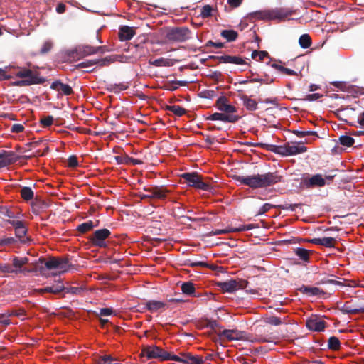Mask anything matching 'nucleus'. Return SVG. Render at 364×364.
<instances>
[{
  "label": "nucleus",
  "mask_w": 364,
  "mask_h": 364,
  "mask_svg": "<svg viewBox=\"0 0 364 364\" xmlns=\"http://www.w3.org/2000/svg\"><path fill=\"white\" fill-rule=\"evenodd\" d=\"M233 178L239 182L240 185H245L251 188L256 189L273 186L280 182L282 177L277 172H267L264 174L252 176L235 175L233 176Z\"/></svg>",
  "instance_id": "nucleus-1"
},
{
  "label": "nucleus",
  "mask_w": 364,
  "mask_h": 364,
  "mask_svg": "<svg viewBox=\"0 0 364 364\" xmlns=\"http://www.w3.org/2000/svg\"><path fill=\"white\" fill-rule=\"evenodd\" d=\"M295 11V10L280 7L252 12L248 14L247 17L250 21L264 20L284 21L287 19L289 20V16L293 15Z\"/></svg>",
  "instance_id": "nucleus-2"
},
{
  "label": "nucleus",
  "mask_w": 364,
  "mask_h": 364,
  "mask_svg": "<svg viewBox=\"0 0 364 364\" xmlns=\"http://www.w3.org/2000/svg\"><path fill=\"white\" fill-rule=\"evenodd\" d=\"M181 178L184 180L188 186L206 191H210L212 189L211 185L204 181L203 178L196 172L183 173L181 175Z\"/></svg>",
  "instance_id": "nucleus-3"
},
{
  "label": "nucleus",
  "mask_w": 364,
  "mask_h": 364,
  "mask_svg": "<svg viewBox=\"0 0 364 364\" xmlns=\"http://www.w3.org/2000/svg\"><path fill=\"white\" fill-rule=\"evenodd\" d=\"M38 262L44 264L48 269H58L60 273L67 272L71 266L69 259L66 257H51L47 261L44 258H40Z\"/></svg>",
  "instance_id": "nucleus-4"
},
{
  "label": "nucleus",
  "mask_w": 364,
  "mask_h": 364,
  "mask_svg": "<svg viewBox=\"0 0 364 364\" xmlns=\"http://www.w3.org/2000/svg\"><path fill=\"white\" fill-rule=\"evenodd\" d=\"M141 356L147 359H158L160 361L170 360V353L157 346H146L143 347Z\"/></svg>",
  "instance_id": "nucleus-5"
},
{
  "label": "nucleus",
  "mask_w": 364,
  "mask_h": 364,
  "mask_svg": "<svg viewBox=\"0 0 364 364\" xmlns=\"http://www.w3.org/2000/svg\"><path fill=\"white\" fill-rule=\"evenodd\" d=\"M248 281L245 279H230L226 282H219L217 287L223 292L232 293L238 289H245L247 288Z\"/></svg>",
  "instance_id": "nucleus-6"
},
{
  "label": "nucleus",
  "mask_w": 364,
  "mask_h": 364,
  "mask_svg": "<svg viewBox=\"0 0 364 364\" xmlns=\"http://www.w3.org/2000/svg\"><path fill=\"white\" fill-rule=\"evenodd\" d=\"M191 33L187 27H176L168 31L166 38L173 42H184L191 38Z\"/></svg>",
  "instance_id": "nucleus-7"
},
{
  "label": "nucleus",
  "mask_w": 364,
  "mask_h": 364,
  "mask_svg": "<svg viewBox=\"0 0 364 364\" xmlns=\"http://www.w3.org/2000/svg\"><path fill=\"white\" fill-rule=\"evenodd\" d=\"M111 232L109 230L103 228L95 230L92 235L89 237V240L94 246L105 248L107 246L106 239L109 238Z\"/></svg>",
  "instance_id": "nucleus-8"
},
{
  "label": "nucleus",
  "mask_w": 364,
  "mask_h": 364,
  "mask_svg": "<svg viewBox=\"0 0 364 364\" xmlns=\"http://www.w3.org/2000/svg\"><path fill=\"white\" fill-rule=\"evenodd\" d=\"M46 82V79L39 75V73L37 71H33L32 75L29 77H26L21 80H18L15 82L17 86H29L36 84H43Z\"/></svg>",
  "instance_id": "nucleus-9"
},
{
  "label": "nucleus",
  "mask_w": 364,
  "mask_h": 364,
  "mask_svg": "<svg viewBox=\"0 0 364 364\" xmlns=\"http://www.w3.org/2000/svg\"><path fill=\"white\" fill-rule=\"evenodd\" d=\"M144 190L147 193H151L154 199L158 200H164L169 193V191L164 186H151L144 188Z\"/></svg>",
  "instance_id": "nucleus-10"
},
{
  "label": "nucleus",
  "mask_w": 364,
  "mask_h": 364,
  "mask_svg": "<svg viewBox=\"0 0 364 364\" xmlns=\"http://www.w3.org/2000/svg\"><path fill=\"white\" fill-rule=\"evenodd\" d=\"M218 109L226 114H232L237 112V108L229 104L228 99L225 96L220 97L216 101Z\"/></svg>",
  "instance_id": "nucleus-11"
},
{
  "label": "nucleus",
  "mask_w": 364,
  "mask_h": 364,
  "mask_svg": "<svg viewBox=\"0 0 364 364\" xmlns=\"http://www.w3.org/2000/svg\"><path fill=\"white\" fill-rule=\"evenodd\" d=\"M97 49H94V47L91 46H80L70 53V56L78 58H83L86 56H89L96 53Z\"/></svg>",
  "instance_id": "nucleus-12"
},
{
  "label": "nucleus",
  "mask_w": 364,
  "mask_h": 364,
  "mask_svg": "<svg viewBox=\"0 0 364 364\" xmlns=\"http://www.w3.org/2000/svg\"><path fill=\"white\" fill-rule=\"evenodd\" d=\"M210 59L218 60L220 63H232L236 65H247L245 60L239 56H232L228 55H224L220 56L212 55L209 57Z\"/></svg>",
  "instance_id": "nucleus-13"
},
{
  "label": "nucleus",
  "mask_w": 364,
  "mask_h": 364,
  "mask_svg": "<svg viewBox=\"0 0 364 364\" xmlns=\"http://www.w3.org/2000/svg\"><path fill=\"white\" fill-rule=\"evenodd\" d=\"M240 117L235 114H226L225 113L215 112L207 117L208 120H219L225 122L235 123Z\"/></svg>",
  "instance_id": "nucleus-14"
},
{
  "label": "nucleus",
  "mask_w": 364,
  "mask_h": 364,
  "mask_svg": "<svg viewBox=\"0 0 364 364\" xmlns=\"http://www.w3.org/2000/svg\"><path fill=\"white\" fill-rule=\"evenodd\" d=\"M17 161V157L14 151L3 150L0 153V168L14 164Z\"/></svg>",
  "instance_id": "nucleus-15"
},
{
  "label": "nucleus",
  "mask_w": 364,
  "mask_h": 364,
  "mask_svg": "<svg viewBox=\"0 0 364 364\" xmlns=\"http://www.w3.org/2000/svg\"><path fill=\"white\" fill-rule=\"evenodd\" d=\"M304 183L307 188L323 187L326 185V181L321 174H316L309 179H305Z\"/></svg>",
  "instance_id": "nucleus-16"
},
{
  "label": "nucleus",
  "mask_w": 364,
  "mask_h": 364,
  "mask_svg": "<svg viewBox=\"0 0 364 364\" xmlns=\"http://www.w3.org/2000/svg\"><path fill=\"white\" fill-rule=\"evenodd\" d=\"M239 97L243 102V105L248 111H255L257 109V102L256 100L252 99L250 97L242 93V91L239 90Z\"/></svg>",
  "instance_id": "nucleus-17"
},
{
  "label": "nucleus",
  "mask_w": 364,
  "mask_h": 364,
  "mask_svg": "<svg viewBox=\"0 0 364 364\" xmlns=\"http://www.w3.org/2000/svg\"><path fill=\"white\" fill-rule=\"evenodd\" d=\"M299 291L306 294L309 296H317L321 297V296L325 294V292L323 289L316 287H309L303 285L300 288H299Z\"/></svg>",
  "instance_id": "nucleus-18"
},
{
  "label": "nucleus",
  "mask_w": 364,
  "mask_h": 364,
  "mask_svg": "<svg viewBox=\"0 0 364 364\" xmlns=\"http://www.w3.org/2000/svg\"><path fill=\"white\" fill-rule=\"evenodd\" d=\"M50 88L61 92V93L65 95H70L73 93L72 87L68 84L63 83L60 80L54 81L51 84Z\"/></svg>",
  "instance_id": "nucleus-19"
},
{
  "label": "nucleus",
  "mask_w": 364,
  "mask_h": 364,
  "mask_svg": "<svg viewBox=\"0 0 364 364\" xmlns=\"http://www.w3.org/2000/svg\"><path fill=\"white\" fill-rule=\"evenodd\" d=\"M244 332L237 329L223 330L219 333L220 336L226 338L228 341L242 340Z\"/></svg>",
  "instance_id": "nucleus-20"
},
{
  "label": "nucleus",
  "mask_w": 364,
  "mask_h": 364,
  "mask_svg": "<svg viewBox=\"0 0 364 364\" xmlns=\"http://www.w3.org/2000/svg\"><path fill=\"white\" fill-rule=\"evenodd\" d=\"M134 35L135 31L132 27H129L128 26H122L119 28L118 36L121 41H129Z\"/></svg>",
  "instance_id": "nucleus-21"
},
{
  "label": "nucleus",
  "mask_w": 364,
  "mask_h": 364,
  "mask_svg": "<svg viewBox=\"0 0 364 364\" xmlns=\"http://www.w3.org/2000/svg\"><path fill=\"white\" fill-rule=\"evenodd\" d=\"M306 326L311 331L321 332L324 331L326 328V322L323 320L311 318L306 321Z\"/></svg>",
  "instance_id": "nucleus-22"
},
{
  "label": "nucleus",
  "mask_w": 364,
  "mask_h": 364,
  "mask_svg": "<svg viewBox=\"0 0 364 364\" xmlns=\"http://www.w3.org/2000/svg\"><path fill=\"white\" fill-rule=\"evenodd\" d=\"M309 242L315 245L324 246L326 247H334L336 239L331 237H326L323 238H313L309 240Z\"/></svg>",
  "instance_id": "nucleus-23"
},
{
  "label": "nucleus",
  "mask_w": 364,
  "mask_h": 364,
  "mask_svg": "<svg viewBox=\"0 0 364 364\" xmlns=\"http://www.w3.org/2000/svg\"><path fill=\"white\" fill-rule=\"evenodd\" d=\"M287 152L288 156H293L306 151V147L304 146H300L295 144L287 143Z\"/></svg>",
  "instance_id": "nucleus-24"
},
{
  "label": "nucleus",
  "mask_w": 364,
  "mask_h": 364,
  "mask_svg": "<svg viewBox=\"0 0 364 364\" xmlns=\"http://www.w3.org/2000/svg\"><path fill=\"white\" fill-rule=\"evenodd\" d=\"M99 224V222L97 221L95 223L92 220H88L85 223L80 224L76 230L81 234L86 233L90 230H92L95 227H97Z\"/></svg>",
  "instance_id": "nucleus-25"
},
{
  "label": "nucleus",
  "mask_w": 364,
  "mask_h": 364,
  "mask_svg": "<svg viewBox=\"0 0 364 364\" xmlns=\"http://www.w3.org/2000/svg\"><path fill=\"white\" fill-rule=\"evenodd\" d=\"M166 306V303L156 300H150L146 304L147 310L152 313L164 308Z\"/></svg>",
  "instance_id": "nucleus-26"
},
{
  "label": "nucleus",
  "mask_w": 364,
  "mask_h": 364,
  "mask_svg": "<svg viewBox=\"0 0 364 364\" xmlns=\"http://www.w3.org/2000/svg\"><path fill=\"white\" fill-rule=\"evenodd\" d=\"M181 291L184 294L190 296H196L195 284L191 282H186L181 284Z\"/></svg>",
  "instance_id": "nucleus-27"
},
{
  "label": "nucleus",
  "mask_w": 364,
  "mask_h": 364,
  "mask_svg": "<svg viewBox=\"0 0 364 364\" xmlns=\"http://www.w3.org/2000/svg\"><path fill=\"white\" fill-rule=\"evenodd\" d=\"M267 149L272 152H274L275 154H279L282 156H288L287 152L286 144L280 145V146L274 145V144H268V145H267Z\"/></svg>",
  "instance_id": "nucleus-28"
},
{
  "label": "nucleus",
  "mask_w": 364,
  "mask_h": 364,
  "mask_svg": "<svg viewBox=\"0 0 364 364\" xmlns=\"http://www.w3.org/2000/svg\"><path fill=\"white\" fill-rule=\"evenodd\" d=\"M63 290H65L64 285L61 282H59L57 284H54V285H52L50 287H46L43 289H41V291L57 294H59L60 292L63 291Z\"/></svg>",
  "instance_id": "nucleus-29"
},
{
  "label": "nucleus",
  "mask_w": 364,
  "mask_h": 364,
  "mask_svg": "<svg viewBox=\"0 0 364 364\" xmlns=\"http://www.w3.org/2000/svg\"><path fill=\"white\" fill-rule=\"evenodd\" d=\"M28 229L26 225L16 229L15 230L16 237L19 240L21 243H26L28 241V238L26 236Z\"/></svg>",
  "instance_id": "nucleus-30"
},
{
  "label": "nucleus",
  "mask_w": 364,
  "mask_h": 364,
  "mask_svg": "<svg viewBox=\"0 0 364 364\" xmlns=\"http://www.w3.org/2000/svg\"><path fill=\"white\" fill-rule=\"evenodd\" d=\"M28 262V259L27 257H15L12 259V267L14 269H21Z\"/></svg>",
  "instance_id": "nucleus-31"
},
{
  "label": "nucleus",
  "mask_w": 364,
  "mask_h": 364,
  "mask_svg": "<svg viewBox=\"0 0 364 364\" xmlns=\"http://www.w3.org/2000/svg\"><path fill=\"white\" fill-rule=\"evenodd\" d=\"M264 321L272 326H279L285 323V318H282L280 317L272 316L264 318Z\"/></svg>",
  "instance_id": "nucleus-32"
},
{
  "label": "nucleus",
  "mask_w": 364,
  "mask_h": 364,
  "mask_svg": "<svg viewBox=\"0 0 364 364\" xmlns=\"http://www.w3.org/2000/svg\"><path fill=\"white\" fill-rule=\"evenodd\" d=\"M220 35L229 42L235 41L238 37L237 32L234 30H223Z\"/></svg>",
  "instance_id": "nucleus-33"
},
{
  "label": "nucleus",
  "mask_w": 364,
  "mask_h": 364,
  "mask_svg": "<svg viewBox=\"0 0 364 364\" xmlns=\"http://www.w3.org/2000/svg\"><path fill=\"white\" fill-rule=\"evenodd\" d=\"M166 109L178 117L183 116L186 112V110L179 105H168Z\"/></svg>",
  "instance_id": "nucleus-34"
},
{
  "label": "nucleus",
  "mask_w": 364,
  "mask_h": 364,
  "mask_svg": "<svg viewBox=\"0 0 364 364\" xmlns=\"http://www.w3.org/2000/svg\"><path fill=\"white\" fill-rule=\"evenodd\" d=\"M21 198L25 200H30L33 199L34 193L30 187H23L20 191Z\"/></svg>",
  "instance_id": "nucleus-35"
},
{
  "label": "nucleus",
  "mask_w": 364,
  "mask_h": 364,
  "mask_svg": "<svg viewBox=\"0 0 364 364\" xmlns=\"http://www.w3.org/2000/svg\"><path fill=\"white\" fill-rule=\"evenodd\" d=\"M299 43L302 48H308L311 46L312 41L309 34H303L299 37Z\"/></svg>",
  "instance_id": "nucleus-36"
},
{
  "label": "nucleus",
  "mask_w": 364,
  "mask_h": 364,
  "mask_svg": "<svg viewBox=\"0 0 364 364\" xmlns=\"http://www.w3.org/2000/svg\"><path fill=\"white\" fill-rule=\"evenodd\" d=\"M328 348L332 350H338L341 348V342L336 336H331L328 341Z\"/></svg>",
  "instance_id": "nucleus-37"
},
{
  "label": "nucleus",
  "mask_w": 364,
  "mask_h": 364,
  "mask_svg": "<svg viewBox=\"0 0 364 364\" xmlns=\"http://www.w3.org/2000/svg\"><path fill=\"white\" fill-rule=\"evenodd\" d=\"M18 269H14L11 265L9 264H3L0 263V274H3L4 275H6L9 274H18Z\"/></svg>",
  "instance_id": "nucleus-38"
},
{
  "label": "nucleus",
  "mask_w": 364,
  "mask_h": 364,
  "mask_svg": "<svg viewBox=\"0 0 364 364\" xmlns=\"http://www.w3.org/2000/svg\"><path fill=\"white\" fill-rule=\"evenodd\" d=\"M295 254L303 261L309 262V250L298 247L295 250Z\"/></svg>",
  "instance_id": "nucleus-39"
},
{
  "label": "nucleus",
  "mask_w": 364,
  "mask_h": 364,
  "mask_svg": "<svg viewBox=\"0 0 364 364\" xmlns=\"http://www.w3.org/2000/svg\"><path fill=\"white\" fill-rule=\"evenodd\" d=\"M189 354H190L189 353H180L179 355H171L170 353V360L183 363H187L188 357H189Z\"/></svg>",
  "instance_id": "nucleus-40"
},
{
  "label": "nucleus",
  "mask_w": 364,
  "mask_h": 364,
  "mask_svg": "<svg viewBox=\"0 0 364 364\" xmlns=\"http://www.w3.org/2000/svg\"><path fill=\"white\" fill-rule=\"evenodd\" d=\"M339 143L345 146L350 147L353 145L355 139L348 135H342L338 139Z\"/></svg>",
  "instance_id": "nucleus-41"
},
{
  "label": "nucleus",
  "mask_w": 364,
  "mask_h": 364,
  "mask_svg": "<svg viewBox=\"0 0 364 364\" xmlns=\"http://www.w3.org/2000/svg\"><path fill=\"white\" fill-rule=\"evenodd\" d=\"M301 203L289 204L285 203L284 204L277 205L276 208L284 210L294 211L296 208L301 207Z\"/></svg>",
  "instance_id": "nucleus-42"
},
{
  "label": "nucleus",
  "mask_w": 364,
  "mask_h": 364,
  "mask_svg": "<svg viewBox=\"0 0 364 364\" xmlns=\"http://www.w3.org/2000/svg\"><path fill=\"white\" fill-rule=\"evenodd\" d=\"M16 242L17 240L13 237L0 238V247L13 245Z\"/></svg>",
  "instance_id": "nucleus-43"
},
{
  "label": "nucleus",
  "mask_w": 364,
  "mask_h": 364,
  "mask_svg": "<svg viewBox=\"0 0 364 364\" xmlns=\"http://www.w3.org/2000/svg\"><path fill=\"white\" fill-rule=\"evenodd\" d=\"M234 232V228H227L225 229H216L210 232V235L215 236L223 234H228Z\"/></svg>",
  "instance_id": "nucleus-44"
},
{
  "label": "nucleus",
  "mask_w": 364,
  "mask_h": 364,
  "mask_svg": "<svg viewBox=\"0 0 364 364\" xmlns=\"http://www.w3.org/2000/svg\"><path fill=\"white\" fill-rule=\"evenodd\" d=\"M54 118L51 115H47L40 119V123L43 127H48L53 123Z\"/></svg>",
  "instance_id": "nucleus-45"
},
{
  "label": "nucleus",
  "mask_w": 364,
  "mask_h": 364,
  "mask_svg": "<svg viewBox=\"0 0 364 364\" xmlns=\"http://www.w3.org/2000/svg\"><path fill=\"white\" fill-rule=\"evenodd\" d=\"M127 88V86L120 83V84H114L110 85L108 87V90L111 92H114V93H117L121 90H125Z\"/></svg>",
  "instance_id": "nucleus-46"
},
{
  "label": "nucleus",
  "mask_w": 364,
  "mask_h": 364,
  "mask_svg": "<svg viewBox=\"0 0 364 364\" xmlns=\"http://www.w3.org/2000/svg\"><path fill=\"white\" fill-rule=\"evenodd\" d=\"M276 205H272L270 203H264L259 210L256 215H261L268 212L271 208H276Z\"/></svg>",
  "instance_id": "nucleus-47"
},
{
  "label": "nucleus",
  "mask_w": 364,
  "mask_h": 364,
  "mask_svg": "<svg viewBox=\"0 0 364 364\" xmlns=\"http://www.w3.org/2000/svg\"><path fill=\"white\" fill-rule=\"evenodd\" d=\"M259 226L256 224H248L245 225H240L238 228H234V232H242L246 230H250L252 229L257 228Z\"/></svg>",
  "instance_id": "nucleus-48"
},
{
  "label": "nucleus",
  "mask_w": 364,
  "mask_h": 364,
  "mask_svg": "<svg viewBox=\"0 0 364 364\" xmlns=\"http://www.w3.org/2000/svg\"><path fill=\"white\" fill-rule=\"evenodd\" d=\"M33 70L27 68H22L16 73V77L25 79L27 77H29L30 75H32Z\"/></svg>",
  "instance_id": "nucleus-49"
},
{
  "label": "nucleus",
  "mask_w": 364,
  "mask_h": 364,
  "mask_svg": "<svg viewBox=\"0 0 364 364\" xmlns=\"http://www.w3.org/2000/svg\"><path fill=\"white\" fill-rule=\"evenodd\" d=\"M358 309L351 308L348 305V303H346L344 306L341 309V311L343 314H358Z\"/></svg>",
  "instance_id": "nucleus-50"
},
{
  "label": "nucleus",
  "mask_w": 364,
  "mask_h": 364,
  "mask_svg": "<svg viewBox=\"0 0 364 364\" xmlns=\"http://www.w3.org/2000/svg\"><path fill=\"white\" fill-rule=\"evenodd\" d=\"M203 363V360L201 357L194 356L191 353L189 354L187 364H202Z\"/></svg>",
  "instance_id": "nucleus-51"
},
{
  "label": "nucleus",
  "mask_w": 364,
  "mask_h": 364,
  "mask_svg": "<svg viewBox=\"0 0 364 364\" xmlns=\"http://www.w3.org/2000/svg\"><path fill=\"white\" fill-rule=\"evenodd\" d=\"M112 62H114V59L110 56H107L102 59H98V65L100 67L108 66Z\"/></svg>",
  "instance_id": "nucleus-52"
},
{
  "label": "nucleus",
  "mask_w": 364,
  "mask_h": 364,
  "mask_svg": "<svg viewBox=\"0 0 364 364\" xmlns=\"http://www.w3.org/2000/svg\"><path fill=\"white\" fill-rule=\"evenodd\" d=\"M293 133L296 134L299 137H304L306 136H313L317 135L316 132L313 131H299V130H294Z\"/></svg>",
  "instance_id": "nucleus-53"
},
{
  "label": "nucleus",
  "mask_w": 364,
  "mask_h": 364,
  "mask_svg": "<svg viewBox=\"0 0 364 364\" xmlns=\"http://www.w3.org/2000/svg\"><path fill=\"white\" fill-rule=\"evenodd\" d=\"M53 46V43L50 41L45 42L41 48V50H40L41 54L48 53L52 49Z\"/></svg>",
  "instance_id": "nucleus-54"
},
{
  "label": "nucleus",
  "mask_w": 364,
  "mask_h": 364,
  "mask_svg": "<svg viewBox=\"0 0 364 364\" xmlns=\"http://www.w3.org/2000/svg\"><path fill=\"white\" fill-rule=\"evenodd\" d=\"M212 7L210 5H205L202 8L200 15L203 18L209 17L212 14Z\"/></svg>",
  "instance_id": "nucleus-55"
},
{
  "label": "nucleus",
  "mask_w": 364,
  "mask_h": 364,
  "mask_svg": "<svg viewBox=\"0 0 364 364\" xmlns=\"http://www.w3.org/2000/svg\"><path fill=\"white\" fill-rule=\"evenodd\" d=\"M114 311L112 308H102L100 309L99 313H96L97 316H108L113 314Z\"/></svg>",
  "instance_id": "nucleus-56"
},
{
  "label": "nucleus",
  "mask_w": 364,
  "mask_h": 364,
  "mask_svg": "<svg viewBox=\"0 0 364 364\" xmlns=\"http://www.w3.org/2000/svg\"><path fill=\"white\" fill-rule=\"evenodd\" d=\"M0 213L9 218H15L14 213L11 211L9 208H7V207L6 206L0 207Z\"/></svg>",
  "instance_id": "nucleus-57"
},
{
  "label": "nucleus",
  "mask_w": 364,
  "mask_h": 364,
  "mask_svg": "<svg viewBox=\"0 0 364 364\" xmlns=\"http://www.w3.org/2000/svg\"><path fill=\"white\" fill-rule=\"evenodd\" d=\"M6 222L11 225L14 228L15 230L25 225L24 222L21 220H7Z\"/></svg>",
  "instance_id": "nucleus-58"
},
{
  "label": "nucleus",
  "mask_w": 364,
  "mask_h": 364,
  "mask_svg": "<svg viewBox=\"0 0 364 364\" xmlns=\"http://www.w3.org/2000/svg\"><path fill=\"white\" fill-rule=\"evenodd\" d=\"M132 48L134 49H135L137 53H139V54L136 53L133 57L134 58V60H139V59H140L142 57V55H144V50L143 47H141V46H133Z\"/></svg>",
  "instance_id": "nucleus-59"
},
{
  "label": "nucleus",
  "mask_w": 364,
  "mask_h": 364,
  "mask_svg": "<svg viewBox=\"0 0 364 364\" xmlns=\"http://www.w3.org/2000/svg\"><path fill=\"white\" fill-rule=\"evenodd\" d=\"M68 166L70 168H75L78 166L77 158L73 155L70 156L68 159Z\"/></svg>",
  "instance_id": "nucleus-60"
},
{
  "label": "nucleus",
  "mask_w": 364,
  "mask_h": 364,
  "mask_svg": "<svg viewBox=\"0 0 364 364\" xmlns=\"http://www.w3.org/2000/svg\"><path fill=\"white\" fill-rule=\"evenodd\" d=\"M188 265L191 267H208V263L205 262H200V261H191L188 260Z\"/></svg>",
  "instance_id": "nucleus-61"
},
{
  "label": "nucleus",
  "mask_w": 364,
  "mask_h": 364,
  "mask_svg": "<svg viewBox=\"0 0 364 364\" xmlns=\"http://www.w3.org/2000/svg\"><path fill=\"white\" fill-rule=\"evenodd\" d=\"M7 315L9 316H25V311L23 309H19L18 310L13 309V310L9 311L8 313H7Z\"/></svg>",
  "instance_id": "nucleus-62"
},
{
  "label": "nucleus",
  "mask_w": 364,
  "mask_h": 364,
  "mask_svg": "<svg viewBox=\"0 0 364 364\" xmlns=\"http://www.w3.org/2000/svg\"><path fill=\"white\" fill-rule=\"evenodd\" d=\"M65 290L68 294H79L82 291V289L81 287H71L67 289L65 288Z\"/></svg>",
  "instance_id": "nucleus-63"
},
{
  "label": "nucleus",
  "mask_w": 364,
  "mask_h": 364,
  "mask_svg": "<svg viewBox=\"0 0 364 364\" xmlns=\"http://www.w3.org/2000/svg\"><path fill=\"white\" fill-rule=\"evenodd\" d=\"M114 359L110 355H105L102 357L97 364H112Z\"/></svg>",
  "instance_id": "nucleus-64"
}]
</instances>
